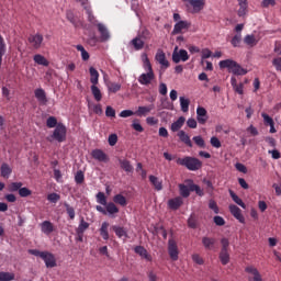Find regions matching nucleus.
Here are the masks:
<instances>
[{
	"mask_svg": "<svg viewBox=\"0 0 281 281\" xmlns=\"http://www.w3.org/2000/svg\"><path fill=\"white\" fill-rule=\"evenodd\" d=\"M220 69H228L229 74L234 76H247V69L241 68L240 64H238L234 59H224L218 63Z\"/></svg>",
	"mask_w": 281,
	"mask_h": 281,
	"instance_id": "obj_1",
	"label": "nucleus"
},
{
	"mask_svg": "<svg viewBox=\"0 0 281 281\" xmlns=\"http://www.w3.org/2000/svg\"><path fill=\"white\" fill-rule=\"evenodd\" d=\"M176 164H178V166H183L184 168H187V170H191L192 172H195L196 170H201V168H203V162L199 158L192 156L178 158L176 160Z\"/></svg>",
	"mask_w": 281,
	"mask_h": 281,
	"instance_id": "obj_2",
	"label": "nucleus"
},
{
	"mask_svg": "<svg viewBox=\"0 0 281 281\" xmlns=\"http://www.w3.org/2000/svg\"><path fill=\"white\" fill-rule=\"evenodd\" d=\"M46 139L47 142H58L59 144L67 142V126H65L63 123H58L53 134Z\"/></svg>",
	"mask_w": 281,
	"mask_h": 281,
	"instance_id": "obj_3",
	"label": "nucleus"
},
{
	"mask_svg": "<svg viewBox=\"0 0 281 281\" xmlns=\"http://www.w3.org/2000/svg\"><path fill=\"white\" fill-rule=\"evenodd\" d=\"M172 60L176 65H178V63L180 61L186 63L190 60V55H188V50L186 49L179 50V46H176L172 53Z\"/></svg>",
	"mask_w": 281,
	"mask_h": 281,
	"instance_id": "obj_4",
	"label": "nucleus"
},
{
	"mask_svg": "<svg viewBox=\"0 0 281 281\" xmlns=\"http://www.w3.org/2000/svg\"><path fill=\"white\" fill-rule=\"evenodd\" d=\"M168 254L171 260H179V247L177 246V241L172 238L168 240Z\"/></svg>",
	"mask_w": 281,
	"mask_h": 281,
	"instance_id": "obj_5",
	"label": "nucleus"
},
{
	"mask_svg": "<svg viewBox=\"0 0 281 281\" xmlns=\"http://www.w3.org/2000/svg\"><path fill=\"white\" fill-rule=\"evenodd\" d=\"M191 25L192 24L190 22L180 20L173 26V30L171 32L172 36L177 35V34H181V32H183V30H190Z\"/></svg>",
	"mask_w": 281,
	"mask_h": 281,
	"instance_id": "obj_6",
	"label": "nucleus"
},
{
	"mask_svg": "<svg viewBox=\"0 0 281 281\" xmlns=\"http://www.w3.org/2000/svg\"><path fill=\"white\" fill-rule=\"evenodd\" d=\"M228 210L232 214V216H234V218H236L237 221H239L243 225H245V216L243 215V211L240 210V207H238L235 204H231L228 206Z\"/></svg>",
	"mask_w": 281,
	"mask_h": 281,
	"instance_id": "obj_7",
	"label": "nucleus"
},
{
	"mask_svg": "<svg viewBox=\"0 0 281 281\" xmlns=\"http://www.w3.org/2000/svg\"><path fill=\"white\" fill-rule=\"evenodd\" d=\"M98 32L100 33V43H106V41H110L111 33L109 32V29H106V25L103 23L97 24Z\"/></svg>",
	"mask_w": 281,
	"mask_h": 281,
	"instance_id": "obj_8",
	"label": "nucleus"
},
{
	"mask_svg": "<svg viewBox=\"0 0 281 281\" xmlns=\"http://www.w3.org/2000/svg\"><path fill=\"white\" fill-rule=\"evenodd\" d=\"M91 157L97 161L109 164V155H106V153H104L102 149H93L91 151Z\"/></svg>",
	"mask_w": 281,
	"mask_h": 281,
	"instance_id": "obj_9",
	"label": "nucleus"
},
{
	"mask_svg": "<svg viewBox=\"0 0 281 281\" xmlns=\"http://www.w3.org/2000/svg\"><path fill=\"white\" fill-rule=\"evenodd\" d=\"M42 260H44L47 269H54V267H57L56 257L49 251L44 252V256H42Z\"/></svg>",
	"mask_w": 281,
	"mask_h": 281,
	"instance_id": "obj_10",
	"label": "nucleus"
},
{
	"mask_svg": "<svg viewBox=\"0 0 281 281\" xmlns=\"http://www.w3.org/2000/svg\"><path fill=\"white\" fill-rule=\"evenodd\" d=\"M155 59L157 60V63H159V65H161V69L166 70L168 69V67H170V61L166 59V53H164V50L159 49L156 53Z\"/></svg>",
	"mask_w": 281,
	"mask_h": 281,
	"instance_id": "obj_11",
	"label": "nucleus"
},
{
	"mask_svg": "<svg viewBox=\"0 0 281 281\" xmlns=\"http://www.w3.org/2000/svg\"><path fill=\"white\" fill-rule=\"evenodd\" d=\"M29 43L33 45L34 49H41V45H43V35H41V33L30 35Z\"/></svg>",
	"mask_w": 281,
	"mask_h": 281,
	"instance_id": "obj_12",
	"label": "nucleus"
},
{
	"mask_svg": "<svg viewBox=\"0 0 281 281\" xmlns=\"http://www.w3.org/2000/svg\"><path fill=\"white\" fill-rule=\"evenodd\" d=\"M207 120H209L207 110H205V108L203 106H198L196 121L199 122V124H205Z\"/></svg>",
	"mask_w": 281,
	"mask_h": 281,
	"instance_id": "obj_13",
	"label": "nucleus"
},
{
	"mask_svg": "<svg viewBox=\"0 0 281 281\" xmlns=\"http://www.w3.org/2000/svg\"><path fill=\"white\" fill-rule=\"evenodd\" d=\"M153 80H155V72L142 74L138 77L139 85H144L145 87H148V85H150V82H153Z\"/></svg>",
	"mask_w": 281,
	"mask_h": 281,
	"instance_id": "obj_14",
	"label": "nucleus"
},
{
	"mask_svg": "<svg viewBox=\"0 0 281 281\" xmlns=\"http://www.w3.org/2000/svg\"><path fill=\"white\" fill-rule=\"evenodd\" d=\"M134 251H135V254L140 256V258H144V260H147V262H153V256H150V254H148V250H146V248H144V246H136L134 248Z\"/></svg>",
	"mask_w": 281,
	"mask_h": 281,
	"instance_id": "obj_15",
	"label": "nucleus"
},
{
	"mask_svg": "<svg viewBox=\"0 0 281 281\" xmlns=\"http://www.w3.org/2000/svg\"><path fill=\"white\" fill-rule=\"evenodd\" d=\"M34 95H35L37 102H40V104H47V102H48L47 93L45 92V90L43 88L35 89Z\"/></svg>",
	"mask_w": 281,
	"mask_h": 281,
	"instance_id": "obj_16",
	"label": "nucleus"
},
{
	"mask_svg": "<svg viewBox=\"0 0 281 281\" xmlns=\"http://www.w3.org/2000/svg\"><path fill=\"white\" fill-rule=\"evenodd\" d=\"M81 4L83 5V8L86 10L89 23H91V25H93L94 27H98V25H100V23H98V20L95 19V15H93V11L91 10V7L86 5L85 2H82Z\"/></svg>",
	"mask_w": 281,
	"mask_h": 281,
	"instance_id": "obj_17",
	"label": "nucleus"
},
{
	"mask_svg": "<svg viewBox=\"0 0 281 281\" xmlns=\"http://www.w3.org/2000/svg\"><path fill=\"white\" fill-rule=\"evenodd\" d=\"M167 205L169 207V210H179V207H181V205H183V198L181 196H177L173 199L168 200Z\"/></svg>",
	"mask_w": 281,
	"mask_h": 281,
	"instance_id": "obj_18",
	"label": "nucleus"
},
{
	"mask_svg": "<svg viewBox=\"0 0 281 281\" xmlns=\"http://www.w3.org/2000/svg\"><path fill=\"white\" fill-rule=\"evenodd\" d=\"M155 104H149L147 106H138L137 111L135 112V115L137 117H144L150 113V111H154Z\"/></svg>",
	"mask_w": 281,
	"mask_h": 281,
	"instance_id": "obj_19",
	"label": "nucleus"
},
{
	"mask_svg": "<svg viewBox=\"0 0 281 281\" xmlns=\"http://www.w3.org/2000/svg\"><path fill=\"white\" fill-rule=\"evenodd\" d=\"M130 45H132V47L135 49V52H139V50L144 49V45H146V43L138 35L130 42Z\"/></svg>",
	"mask_w": 281,
	"mask_h": 281,
	"instance_id": "obj_20",
	"label": "nucleus"
},
{
	"mask_svg": "<svg viewBox=\"0 0 281 281\" xmlns=\"http://www.w3.org/2000/svg\"><path fill=\"white\" fill-rule=\"evenodd\" d=\"M186 183H188L191 192H195V194H198V196H204L205 193L201 190V187L199 184H194V180L187 179Z\"/></svg>",
	"mask_w": 281,
	"mask_h": 281,
	"instance_id": "obj_21",
	"label": "nucleus"
},
{
	"mask_svg": "<svg viewBox=\"0 0 281 281\" xmlns=\"http://www.w3.org/2000/svg\"><path fill=\"white\" fill-rule=\"evenodd\" d=\"M231 85H232L235 93H238L239 95H243V93H245V91H244L245 85H243V83L238 85L236 77L231 78Z\"/></svg>",
	"mask_w": 281,
	"mask_h": 281,
	"instance_id": "obj_22",
	"label": "nucleus"
},
{
	"mask_svg": "<svg viewBox=\"0 0 281 281\" xmlns=\"http://www.w3.org/2000/svg\"><path fill=\"white\" fill-rule=\"evenodd\" d=\"M178 137L182 144H186L189 148H192V140L190 139V135L186 133V131L181 130L178 132Z\"/></svg>",
	"mask_w": 281,
	"mask_h": 281,
	"instance_id": "obj_23",
	"label": "nucleus"
},
{
	"mask_svg": "<svg viewBox=\"0 0 281 281\" xmlns=\"http://www.w3.org/2000/svg\"><path fill=\"white\" fill-rule=\"evenodd\" d=\"M246 273H251L254 276L252 279H249V281H262V276H260V272L255 267H246L245 269Z\"/></svg>",
	"mask_w": 281,
	"mask_h": 281,
	"instance_id": "obj_24",
	"label": "nucleus"
},
{
	"mask_svg": "<svg viewBox=\"0 0 281 281\" xmlns=\"http://www.w3.org/2000/svg\"><path fill=\"white\" fill-rule=\"evenodd\" d=\"M113 232L117 236V238H128V231L122 226L114 225L112 226Z\"/></svg>",
	"mask_w": 281,
	"mask_h": 281,
	"instance_id": "obj_25",
	"label": "nucleus"
},
{
	"mask_svg": "<svg viewBox=\"0 0 281 281\" xmlns=\"http://www.w3.org/2000/svg\"><path fill=\"white\" fill-rule=\"evenodd\" d=\"M142 60H143V67L147 72L155 74L153 70V65L150 64V59H148V54L143 53L142 54Z\"/></svg>",
	"mask_w": 281,
	"mask_h": 281,
	"instance_id": "obj_26",
	"label": "nucleus"
},
{
	"mask_svg": "<svg viewBox=\"0 0 281 281\" xmlns=\"http://www.w3.org/2000/svg\"><path fill=\"white\" fill-rule=\"evenodd\" d=\"M229 192V196L233 199L234 203H236L237 205H239V207H243V210H247V204H245V202H243V199H240L235 192L234 190H228Z\"/></svg>",
	"mask_w": 281,
	"mask_h": 281,
	"instance_id": "obj_27",
	"label": "nucleus"
},
{
	"mask_svg": "<svg viewBox=\"0 0 281 281\" xmlns=\"http://www.w3.org/2000/svg\"><path fill=\"white\" fill-rule=\"evenodd\" d=\"M41 231L43 234H52L54 232V224L49 221H44L41 223Z\"/></svg>",
	"mask_w": 281,
	"mask_h": 281,
	"instance_id": "obj_28",
	"label": "nucleus"
},
{
	"mask_svg": "<svg viewBox=\"0 0 281 281\" xmlns=\"http://www.w3.org/2000/svg\"><path fill=\"white\" fill-rule=\"evenodd\" d=\"M190 5H192L194 12H201L205 8V0H189Z\"/></svg>",
	"mask_w": 281,
	"mask_h": 281,
	"instance_id": "obj_29",
	"label": "nucleus"
},
{
	"mask_svg": "<svg viewBox=\"0 0 281 281\" xmlns=\"http://www.w3.org/2000/svg\"><path fill=\"white\" fill-rule=\"evenodd\" d=\"M186 124V116H180L177 121L171 124L172 133H177V131L181 130Z\"/></svg>",
	"mask_w": 281,
	"mask_h": 281,
	"instance_id": "obj_30",
	"label": "nucleus"
},
{
	"mask_svg": "<svg viewBox=\"0 0 281 281\" xmlns=\"http://www.w3.org/2000/svg\"><path fill=\"white\" fill-rule=\"evenodd\" d=\"M149 182L158 192L164 190V183L159 180V178H157V176H149Z\"/></svg>",
	"mask_w": 281,
	"mask_h": 281,
	"instance_id": "obj_31",
	"label": "nucleus"
},
{
	"mask_svg": "<svg viewBox=\"0 0 281 281\" xmlns=\"http://www.w3.org/2000/svg\"><path fill=\"white\" fill-rule=\"evenodd\" d=\"M179 192H180V196L181 199H188V196H190V192H192V190H190V186L187 184H179Z\"/></svg>",
	"mask_w": 281,
	"mask_h": 281,
	"instance_id": "obj_32",
	"label": "nucleus"
},
{
	"mask_svg": "<svg viewBox=\"0 0 281 281\" xmlns=\"http://www.w3.org/2000/svg\"><path fill=\"white\" fill-rule=\"evenodd\" d=\"M119 164L122 170H124L125 172H133V170H135V168L133 167V165H131L128 159H119Z\"/></svg>",
	"mask_w": 281,
	"mask_h": 281,
	"instance_id": "obj_33",
	"label": "nucleus"
},
{
	"mask_svg": "<svg viewBox=\"0 0 281 281\" xmlns=\"http://www.w3.org/2000/svg\"><path fill=\"white\" fill-rule=\"evenodd\" d=\"M0 172L1 177H3L4 179H9L12 175V168L10 167V165L3 162L0 167Z\"/></svg>",
	"mask_w": 281,
	"mask_h": 281,
	"instance_id": "obj_34",
	"label": "nucleus"
},
{
	"mask_svg": "<svg viewBox=\"0 0 281 281\" xmlns=\"http://www.w3.org/2000/svg\"><path fill=\"white\" fill-rule=\"evenodd\" d=\"M105 212H106V214H109L110 216H113V214H119V213H120V209L117 207V205H115V203L109 202V203L105 205Z\"/></svg>",
	"mask_w": 281,
	"mask_h": 281,
	"instance_id": "obj_35",
	"label": "nucleus"
},
{
	"mask_svg": "<svg viewBox=\"0 0 281 281\" xmlns=\"http://www.w3.org/2000/svg\"><path fill=\"white\" fill-rule=\"evenodd\" d=\"M34 63H36V65H42L43 67H49V61L47 60V58H45V56L37 54L33 57Z\"/></svg>",
	"mask_w": 281,
	"mask_h": 281,
	"instance_id": "obj_36",
	"label": "nucleus"
},
{
	"mask_svg": "<svg viewBox=\"0 0 281 281\" xmlns=\"http://www.w3.org/2000/svg\"><path fill=\"white\" fill-rule=\"evenodd\" d=\"M244 43L249 47H256V45H258V40H256V35L248 34L244 37Z\"/></svg>",
	"mask_w": 281,
	"mask_h": 281,
	"instance_id": "obj_37",
	"label": "nucleus"
},
{
	"mask_svg": "<svg viewBox=\"0 0 281 281\" xmlns=\"http://www.w3.org/2000/svg\"><path fill=\"white\" fill-rule=\"evenodd\" d=\"M89 71L91 85H98V80L100 79V72H98V70L94 67H90Z\"/></svg>",
	"mask_w": 281,
	"mask_h": 281,
	"instance_id": "obj_38",
	"label": "nucleus"
},
{
	"mask_svg": "<svg viewBox=\"0 0 281 281\" xmlns=\"http://www.w3.org/2000/svg\"><path fill=\"white\" fill-rule=\"evenodd\" d=\"M202 245L205 249H212L216 245V239L212 237H203Z\"/></svg>",
	"mask_w": 281,
	"mask_h": 281,
	"instance_id": "obj_39",
	"label": "nucleus"
},
{
	"mask_svg": "<svg viewBox=\"0 0 281 281\" xmlns=\"http://www.w3.org/2000/svg\"><path fill=\"white\" fill-rule=\"evenodd\" d=\"M100 236L103 240H109V223L103 222L100 228Z\"/></svg>",
	"mask_w": 281,
	"mask_h": 281,
	"instance_id": "obj_40",
	"label": "nucleus"
},
{
	"mask_svg": "<svg viewBox=\"0 0 281 281\" xmlns=\"http://www.w3.org/2000/svg\"><path fill=\"white\" fill-rule=\"evenodd\" d=\"M66 19L74 25V27L80 25V20L76 19V15H74V12L71 11L66 12Z\"/></svg>",
	"mask_w": 281,
	"mask_h": 281,
	"instance_id": "obj_41",
	"label": "nucleus"
},
{
	"mask_svg": "<svg viewBox=\"0 0 281 281\" xmlns=\"http://www.w3.org/2000/svg\"><path fill=\"white\" fill-rule=\"evenodd\" d=\"M64 207H65L66 214H68L70 221H74V218H76V209H74V206H70V204L67 202H64Z\"/></svg>",
	"mask_w": 281,
	"mask_h": 281,
	"instance_id": "obj_42",
	"label": "nucleus"
},
{
	"mask_svg": "<svg viewBox=\"0 0 281 281\" xmlns=\"http://www.w3.org/2000/svg\"><path fill=\"white\" fill-rule=\"evenodd\" d=\"M180 106L183 113H188V111H190V99H186V97H180Z\"/></svg>",
	"mask_w": 281,
	"mask_h": 281,
	"instance_id": "obj_43",
	"label": "nucleus"
},
{
	"mask_svg": "<svg viewBox=\"0 0 281 281\" xmlns=\"http://www.w3.org/2000/svg\"><path fill=\"white\" fill-rule=\"evenodd\" d=\"M88 228H89V223L85 221V217H81L79 225L76 228V233L85 234V231Z\"/></svg>",
	"mask_w": 281,
	"mask_h": 281,
	"instance_id": "obj_44",
	"label": "nucleus"
},
{
	"mask_svg": "<svg viewBox=\"0 0 281 281\" xmlns=\"http://www.w3.org/2000/svg\"><path fill=\"white\" fill-rule=\"evenodd\" d=\"M220 261L222 265H229V250L220 251Z\"/></svg>",
	"mask_w": 281,
	"mask_h": 281,
	"instance_id": "obj_45",
	"label": "nucleus"
},
{
	"mask_svg": "<svg viewBox=\"0 0 281 281\" xmlns=\"http://www.w3.org/2000/svg\"><path fill=\"white\" fill-rule=\"evenodd\" d=\"M91 92H92L94 100H97V102H100V100H102V92L100 91V88H98V86L92 85Z\"/></svg>",
	"mask_w": 281,
	"mask_h": 281,
	"instance_id": "obj_46",
	"label": "nucleus"
},
{
	"mask_svg": "<svg viewBox=\"0 0 281 281\" xmlns=\"http://www.w3.org/2000/svg\"><path fill=\"white\" fill-rule=\"evenodd\" d=\"M113 201L117 205H122V207H125V205H126V196H124L120 193L113 196Z\"/></svg>",
	"mask_w": 281,
	"mask_h": 281,
	"instance_id": "obj_47",
	"label": "nucleus"
},
{
	"mask_svg": "<svg viewBox=\"0 0 281 281\" xmlns=\"http://www.w3.org/2000/svg\"><path fill=\"white\" fill-rule=\"evenodd\" d=\"M240 43H243V34H241V33H237V34L231 40V44L233 45V47H240Z\"/></svg>",
	"mask_w": 281,
	"mask_h": 281,
	"instance_id": "obj_48",
	"label": "nucleus"
},
{
	"mask_svg": "<svg viewBox=\"0 0 281 281\" xmlns=\"http://www.w3.org/2000/svg\"><path fill=\"white\" fill-rule=\"evenodd\" d=\"M75 183H77V186H82V183H85V172L82 170L76 172Z\"/></svg>",
	"mask_w": 281,
	"mask_h": 281,
	"instance_id": "obj_49",
	"label": "nucleus"
},
{
	"mask_svg": "<svg viewBox=\"0 0 281 281\" xmlns=\"http://www.w3.org/2000/svg\"><path fill=\"white\" fill-rule=\"evenodd\" d=\"M46 126L48 128H56L58 126V120L56 116H49L46 121Z\"/></svg>",
	"mask_w": 281,
	"mask_h": 281,
	"instance_id": "obj_50",
	"label": "nucleus"
},
{
	"mask_svg": "<svg viewBox=\"0 0 281 281\" xmlns=\"http://www.w3.org/2000/svg\"><path fill=\"white\" fill-rule=\"evenodd\" d=\"M14 280V273L0 272V281H12Z\"/></svg>",
	"mask_w": 281,
	"mask_h": 281,
	"instance_id": "obj_51",
	"label": "nucleus"
},
{
	"mask_svg": "<svg viewBox=\"0 0 281 281\" xmlns=\"http://www.w3.org/2000/svg\"><path fill=\"white\" fill-rule=\"evenodd\" d=\"M97 203H100V205H106V195L104 194V192H99L97 194Z\"/></svg>",
	"mask_w": 281,
	"mask_h": 281,
	"instance_id": "obj_52",
	"label": "nucleus"
},
{
	"mask_svg": "<svg viewBox=\"0 0 281 281\" xmlns=\"http://www.w3.org/2000/svg\"><path fill=\"white\" fill-rule=\"evenodd\" d=\"M261 116L263 117V124L266 126H273V124H274L273 119L271 116H269V114L262 113Z\"/></svg>",
	"mask_w": 281,
	"mask_h": 281,
	"instance_id": "obj_53",
	"label": "nucleus"
},
{
	"mask_svg": "<svg viewBox=\"0 0 281 281\" xmlns=\"http://www.w3.org/2000/svg\"><path fill=\"white\" fill-rule=\"evenodd\" d=\"M132 128H134V131H137V133H144V127L142 126V124L139 123V120L137 119L133 121Z\"/></svg>",
	"mask_w": 281,
	"mask_h": 281,
	"instance_id": "obj_54",
	"label": "nucleus"
},
{
	"mask_svg": "<svg viewBox=\"0 0 281 281\" xmlns=\"http://www.w3.org/2000/svg\"><path fill=\"white\" fill-rule=\"evenodd\" d=\"M193 142L199 146V148H205V139H203V136H194Z\"/></svg>",
	"mask_w": 281,
	"mask_h": 281,
	"instance_id": "obj_55",
	"label": "nucleus"
},
{
	"mask_svg": "<svg viewBox=\"0 0 281 281\" xmlns=\"http://www.w3.org/2000/svg\"><path fill=\"white\" fill-rule=\"evenodd\" d=\"M23 187V182H12L9 186L10 192H19V190Z\"/></svg>",
	"mask_w": 281,
	"mask_h": 281,
	"instance_id": "obj_56",
	"label": "nucleus"
},
{
	"mask_svg": "<svg viewBox=\"0 0 281 281\" xmlns=\"http://www.w3.org/2000/svg\"><path fill=\"white\" fill-rule=\"evenodd\" d=\"M19 194L20 196H22L23 199H25L26 196L32 195V190L27 189V187H23L19 190Z\"/></svg>",
	"mask_w": 281,
	"mask_h": 281,
	"instance_id": "obj_57",
	"label": "nucleus"
},
{
	"mask_svg": "<svg viewBox=\"0 0 281 281\" xmlns=\"http://www.w3.org/2000/svg\"><path fill=\"white\" fill-rule=\"evenodd\" d=\"M213 222L215 225H217V227H223V225H225V218H223L221 215L214 216Z\"/></svg>",
	"mask_w": 281,
	"mask_h": 281,
	"instance_id": "obj_58",
	"label": "nucleus"
},
{
	"mask_svg": "<svg viewBox=\"0 0 281 281\" xmlns=\"http://www.w3.org/2000/svg\"><path fill=\"white\" fill-rule=\"evenodd\" d=\"M59 199H60V194L58 193H49L47 195V201H49V203H56Z\"/></svg>",
	"mask_w": 281,
	"mask_h": 281,
	"instance_id": "obj_59",
	"label": "nucleus"
},
{
	"mask_svg": "<svg viewBox=\"0 0 281 281\" xmlns=\"http://www.w3.org/2000/svg\"><path fill=\"white\" fill-rule=\"evenodd\" d=\"M120 89H122V85L120 83H111L109 87V91H111V93H117Z\"/></svg>",
	"mask_w": 281,
	"mask_h": 281,
	"instance_id": "obj_60",
	"label": "nucleus"
},
{
	"mask_svg": "<svg viewBox=\"0 0 281 281\" xmlns=\"http://www.w3.org/2000/svg\"><path fill=\"white\" fill-rule=\"evenodd\" d=\"M106 117H115V109L113 106L108 105L105 109Z\"/></svg>",
	"mask_w": 281,
	"mask_h": 281,
	"instance_id": "obj_61",
	"label": "nucleus"
},
{
	"mask_svg": "<svg viewBox=\"0 0 281 281\" xmlns=\"http://www.w3.org/2000/svg\"><path fill=\"white\" fill-rule=\"evenodd\" d=\"M108 142L110 146H115V144H117V134H111Z\"/></svg>",
	"mask_w": 281,
	"mask_h": 281,
	"instance_id": "obj_62",
	"label": "nucleus"
},
{
	"mask_svg": "<svg viewBox=\"0 0 281 281\" xmlns=\"http://www.w3.org/2000/svg\"><path fill=\"white\" fill-rule=\"evenodd\" d=\"M211 145L213 146V148H221V140L218 139V137H211Z\"/></svg>",
	"mask_w": 281,
	"mask_h": 281,
	"instance_id": "obj_63",
	"label": "nucleus"
},
{
	"mask_svg": "<svg viewBox=\"0 0 281 281\" xmlns=\"http://www.w3.org/2000/svg\"><path fill=\"white\" fill-rule=\"evenodd\" d=\"M272 65L276 67L277 71H281V57L274 58Z\"/></svg>",
	"mask_w": 281,
	"mask_h": 281,
	"instance_id": "obj_64",
	"label": "nucleus"
}]
</instances>
